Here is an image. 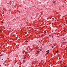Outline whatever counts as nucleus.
Returning a JSON list of instances; mask_svg holds the SVG:
<instances>
[{"mask_svg":"<svg viewBox=\"0 0 67 67\" xmlns=\"http://www.w3.org/2000/svg\"><path fill=\"white\" fill-rule=\"evenodd\" d=\"M39 51H42V49H39Z\"/></svg>","mask_w":67,"mask_h":67,"instance_id":"nucleus-9","label":"nucleus"},{"mask_svg":"<svg viewBox=\"0 0 67 67\" xmlns=\"http://www.w3.org/2000/svg\"><path fill=\"white\" fill-rule=\"evenodd\" d=\"M37 49H38V48H39V47H37Z\"/></svg>","mask_w":67,"mask_h":67,"instance_id":"nucleus-10","label":"nucleus"},{"mask_svg":"<svg viewBox=\"0 0 67 67\" xmlns=\"http://www.w3.org/2000/svg\"><path fill=\"white\" fill-rule=\"evenodd\" d=\"M46 33V31H44V33Z\"/></svg>","mask_w":67,"mask_h":67,"instance_id":"nucleus-8","label":"nucleus"},{"mask_svg":"<svg viewBox=\"0 0 67 67\" xmlns=\"http://www.w3.org/2000/svg\"><path fill=\"white\" fill-rule=\"evenodd\" d=\"M63 7H64V6H63Z\"/></svg>","mask_w":67,"mask_h":67,"instance_id":"nucleus-25","label":"nucleus"},{"mask_svg":"<svg viewBox=\"0 0 67 67\" xmlns=\"http://www.w3.org/2000/svg\"><path fill=\"white\" fill-rule=\"evenodd\" d=\"M25 54H28V52H25Z\"/></svg>","mask_w":67,"mask_h":67,"instance_id":"nucleus-12","label":"nucleus"},{"mask_svg":"<svg viewBox=\"0 0 67 67\" xmlns=\"http://www.w3.org/2000/svg\"><path fill=\"white\" fill-rule=\"evenodd\" d=\"M64 40H65V39L63 38Z\"/></svg>","mask_w":67,"mask_h":67,"instance_id":"nucleus-24","label":"nucleus"},{"mask_svg":"<svg viewBox=\"0 0 67 67\" xmlns=\"http://www.w3.org/2000/svg\"><path fill=\"white\" fill-rule=\"evenodd\" d=\"M3 55H4V54H2L0 55V56H3Z\"/></svg>","mask_w":67,"mask_h":67,"instance_id":"nucleus-1","label":"nucleus"},{"mask_svg":"<svg viewBox=\"0 0 67 67\" xmlns=\"http://www.w3.org/2000/svg\"><path fill=\"white\" fill-rule=\"evenodd\" d=\"M60 63H62V61H61Z\"/></svg>","mask_w":67,"mask_h":67,"instance_id":"nucleus-21","label":"nucleus"},{"mask_svg":"<svg viewBox=\"0 0 67 67\" xmlns=\"http://www.w3.org/2000/svg\"><path fill=\"white\" fill-rule=\"evenodd\" d=\"M49 36L50 37L52 36V35H49Z\"/></svg>","mask_w":67,"mask_h":67,"instance_id":"nucleus-17","label":"nucleus"},{"mask_svg":"<svg viewBox=\"0 0 67 67\" xmlns=\"http://www.w3.org/2000/svg\"><path fill=\"white\" fill-rule=\"evenodd\" d=\"M25 42H26V43H27V42H28V41L26 40L25 41Z\"/></svg>","mask_w":67,"mask_h":67,"instance_id":"nucleus-5","label":"nucleus"},{"mask_svg":"<svg viewBox=\"0 0 67 67\" xmlns=\"http://www.w3.org/2000/svg\"><path fill=\"white\" fill-rule=\"evenodd\" d=\"M56 2L55 1H54V2H53V3L54 4H55V3Z\"/></svg>","mask_w":67,"mask_h":67,"instance_id":"nucleus-7","label":"nucleus"},{"mask_svg":"<svg viewBox=\"0 0 67 67\" xmlns=\"http://www.w3.org/2000/svg\"><path fill=\"white\" fill-rule=\"evenodd\" d=\"M23 62L24 63H25V61L24 60H23Z\"/></svg>","mask_w":67,"mask_h":67,"instance_id":"nucleus-3","label":"nucleus"},{"mask_svg":"<svg viewBox=\"0 0 67 67\" xmlns=\"http://www.w3.org/2000/svg\"><path fill=\"white\" fill-rule=\"evenodd\" d=\"M40 51H37V53H40Z\"/></svg>","mask_w":67,"mask_h":67,"instance_id":"nucleus-4","label":"nucleus"},{"mask_svg":"<svg viewBox=\"0 0 67 67\" xmlns=\"http://www.w3.org/2000/svg\"><path fill=\"white\" fill-rule=\"evenodd\" d=\"M64 67H67V66H64Z\"/></svg>","mask_w":67,"mask_h":67,"instance_id":"nucleus-18","label":"nucleus"},{"mask_svg":"<svg viewBox=\"0 0 67 67\" xmlns=\"http://www.w3.org/2000/svg\"><path fill=\"white\" fill-rule=\"evenodd\" d=\"M10 4H11V2H10Z\"/></svg>","mask_w":67,"mask_h":67,"instance_id":"nucleus-15","label":"nucleus"},{"mask_svg":"<svg viewBox=\"0 0 67 67\" xmlns=\"http://www.w3.org/2000/svg\"><path fill=\"white\" fill-rule=\"evenodd\" d=\"M24 59H25L26 58V57H24Z\"/></svg>","mask_w":67,"mask_h":67,"instance_id":"nucleus-13","label":"nucleus"},{"mask_svg":"<svg viewBox=\"0 0 67 67\" xmlns=\"http://www.w3.org/2000/svg\"><path fill=\"white\" fill-rule=\"evenodd\" d=\"M41 2H40V4H41Z\"/></svg>","mask_w":67,"mask_h":67,"instance_id":"nucleus-19","label":"nucleus"},{"mask_svg":"<svg viewBox=\"0 0 67 67\" xmlns=\"http://www.w3.org/2000/svg\"><path fill=\"white\" fill-rule=\"evenodd\" d=\"M49 50H48V51H46V52H49Z\"/></svg>","mask_w":67,"mask_h":67,"instance_id":"nucleus-11","label":"nucleus"},{"mask_svg":"<svg viewBox=\"0 0 67 67\" xmlns=\"http://www.w3.org/2000/svg\"><path fill=\"white\" fill-rule=\"evenodd\" d=\"M52 48H54V46H52Z\"/></svg>","mask_w":67,"mask_h":67,"instance_id":"nucleus-16","label":"nucleus"},{"mask_svg":"<svg viewBox=\"0 0 67 67\" xmlns=\"http://www.w3.org/2000/svg\"><path fill=\"white\" fill-rule=\"evenodd\" d=\"M32 51H33V49H31V50L30 51V52H32Z\"/></svg>","mask_w":67,"mask_h":67,"instance_id":"nucleus-6","label":"nucleus"},{"mask_svg":"<svg viewBox=\"0 0 67 67\" xmlns=\"http://www.w3.org/2000/svg\"><path fill=\"white\" fill-rule=\"evenodd\" d=\"M54 36H53V35H52V38H53L54 37Z\"/></svg>","mask_w":67,"mask_h":67,"instance_id":"nucleus-14","label":"nucleus"},{"mask_svg":"<svg viewBox=\"0 0 67 67\" xmlns=\"http://www.w3.org/2000/svg\"><path fill=\"white\" fill-rule=\"evenodd\" d=\"M4 63H5V62H4Z\"/></svg>","mask_w":67,"mask_h":67,"instance_id":"nucleus-23","label":"nucleus"},{"mask_svg":"<svg viewBox=\"0 0 67 67\" xmlns=\"http://www.w3.org/2000/svg\"><path fill=\"white\" fill-rule=\"evenodd\" d=\"M2 31L1 30V31H0V32H1Z\"/></svg>","mask_w":67,"mask_h":67,"instance_id":"nucleus-22","label":"nucleus"},{"mask_svg":"<svg viewBox=\"0 0 67 67\" xmlns=\"http://www.w3.org/2000/svg\"><path fill=\"white\" fill-rule=\"evenodd\" d=\"M58 51H57V53H58Z\"/></svg>","mask_w":67,"mask_h":67,"instance_id":"nucleus-20","label":"nucleus"},{"mask_svg":"<svg viewBox=\"0 0 67 67\" xmlns=\"http://www.w3.org/2000/svg\"><path fill=\"white\" fill-rule=\"evenodd\" d=\"M49 53V52H47V53L45 54V55H47V54H48Z\"/></svg>","mask_w":67,"mask_h":67,"instance_id":"nucleus-2","label":"nucleus"}]
</instances>
